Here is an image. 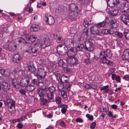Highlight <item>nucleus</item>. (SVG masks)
Returning <instances> with one entry per match:
<instances>
[{"label": "nucleus", "instance_id": "1", "mask_svg": "<svg viewBox=\"0 0 129 129\" xmlns=\"http://www.w3.org/2000/svg\"><path fill=\"white\" fill-rule=\"evenodd\" d=\"M109 22V20L108 18H106L102 22H100L94 26L91 27L90 29L92 34L93 35H99L100 30L99 28L106 25Z\"/></svg>", "mask_w": 129, "mask_h": 129}, {"label": "nucleus", "instance_id": "2", "mask_svg": "<svg viewBox=\"0 0 129 129\" xmlns=\"http://www.w3.org/2000/svg\"><path fill=\"white\" fill-rule=\"evenodd\" d=\"M36 36L34 35L28 37L26 39V41H25L24 39L23 38H19L16 39L17 40L16 41L17 42H16V44L14 46V47L18 48L20 44L25 42L27 43L31 44L36 41Z\"/></svg>", "mask_w": 129, "mask_h": 129}, {"label": "nucleus", "instance_id": "3", "mask_svg": "<svg viewBox=\"0 0 129 129\" xmlns=\"http://www.w3.org/2000/svg\"><path fill=\"white\" fill-rule=\"evenodd\" d=\"M50 78L54 81L56 79L59 83L61 84L68 82L69 81V78L68 76L57 73L50 76Z\"/></svg>", "mask_w": 129, "mask_h": 129}, {"label": "nucleus", "instance_id": "4", "mask_svg": "<svg viewBox=\"0 0 129 129\" xmlns=\"http://www.w3.org/2000/svg\"><path fill=\"white\" fill-rule=\"evenodd\" d=\"M69 10L70 16L72 19L75 18V17L77 16L78 14L80 11V8L73 4L70 5Z\"/></svg>", "mask_w": 129, "mask_h": 129}, {"label": "nucleus", "instance_id": "5", "mask_svg": "<svg viewBox=\"0 0 129 129\" xmlns=\"http://www.w3.org/2000/svg\"><path fill=\"white\" fill-rule=\"evenodd\" d=\"M106 51H102L101 52L99 55V58L100 59V61L101 63L105 64L107 62V59L106 58V56H107L109 53H110L111 50L110 49H107Z\"/></svg>", "mask_w": 129, "mask_h": 129}, {"label": "nucleus", "instance_id": "6", "mask_svg": "<svg viewBox=\"0 0 129 129\" xmlns=\"http://www.w3.org/2000/svg\"><path fill=\"white\" fill-rule=\"evenodd\" d=\"M66 59L67 64L71 66H75L79 63V61L77 57L74 56H69Z\"/></svg>", "mask_w": 129, "mask_h": 129}, {"label": "nucleus", "instance_id": "7", "mask_svg": "<svg viewBox=\"0 0 129 129\" xmlns=\"http://www.w3.org/2000/svg\"><path fill=\"white\" fill-rule=\"evenodd\" d=\"M47 91H48L47 90L46 86H45L44 88H39L37 89V93L40 98L44 97V96L49 97ZM48 97L49 98V97Z\"/></svg>", "mask_w": 129, "mask_h": 129}, {"label": "nucleus", "instance_id": "8", "mask_svg": "<svg viewBox=\"0 0 129 129\" xmlns=\"http://www.w3.org/2000/svg\"><path fill=\"white\" fill-rule=\"evenodd\" d=\"M34 75L36 77H40L41 79H43V78L46 76V72L42 68H39L35 72Z\"/></svg>", "mask_w": 129, "mask_h": 129}, {"label": "nucleus", "instance_id": "9", "mask_svg": "<svg viewBox=\"0 0 129 129\" xmlns=\"http://www.w3.org/2000/svg\"><path fill=\"white\" fill-rule=\"evenodd\" d=\"M22 60L20 55L17 53H14L12 57V62L14 64H17L20 62Z\"/></svg>", "mask_w": 129, "mask_h": 129}, {"label": "nucleus", "instance_id": "10", "mask_svg": "<svg viewBox=\"0 0 129 129\" xmlns=\"http://www.w3.org/2000/svg\"><path fill=\"white\" fill-rule=\"evenodd\" d=\"M128 12H126V13L125 12L121 13L120 18L121 20L125 25H129V17L127 14H128Z\"/></svg>", "mask_w": 129, "mask_h": 129}, {"label": "nucleus", "instance_id": "11", "mask_svg": "<svg viewBox=\"0 0 129 129\" xmlns=\"http://www.w3.org/2000/svg\"><path fill=\"white\" fill-rule=\"evenodd\" d=\"M5 105L8 106V108L12 109V107L15 108V101L12 99H7L6 101L4 102Z\"/></svg>", "mask_w": 129, "mask_h": 129}, {"label": "nucleus", "instance_id": "12", "mask_svg": "<svg viewBox=\"0 0 129 129\" xmlns=\"http://www.w3.org/2000/svg\"><path fill=\"white\" fill-rule=\"evenodd\" d=\"M46 89L47 92L48 94V96L50 97L51 99H53L54 93L55 91V88L54 86H52L49 87L48 88L46 87Z\"/></svg>", "mask_w": 129, "mask_h": 129}, {"label": "nucleus", "instance_id": "13", "mask_svg": "<svg viewBox=\"0 0 129 129\" xmlns=\"http://www.w3.org/2000/svg\"><path fill=\"white\" fill-rule=\"evenodd\" d=\"M49 98L48 96H46V98H47L48 99H46L44 98V97H42L40 98L39 99V101L40 102L41 105H45L47 106L48 105V103L50 102H51L50 100H52L53 101V99H51L50 98V97L49 96Z\"/></svg>", "mask_w": 129, "mask_h": 129}, {"label": "nucleus", "instance_id": "14", "mask_svg": "<svg viewBox=\"0 0 129 129\" xmlns=\"http://www.w3.org/2000/svg\"><path fill=\"white\" fill-rule=\"evenodd\" d=\"M80 48H94V45L89 40L86 41L85 43V46L83 44H80Z\"/></svg>", "mask_w": 129, "mask_h": 129}, {"label": "nucleus", "instance_id": "15", "mask_svg": "<svg viewBox=\"0 0 129 129\" xmlns=\"http://www.w3.org/2000/svg\"><path fill=\"white\" fill-rule=\"evenodd\" d=\"M68 49V55L69 56H74L77 54V50L82 51L83 50L82 49Z\"/></svg>", "mask_w": 129, "mask_h": 129}, {"label": "nucleus", "instance_id": "16", "mask_svg": "<svg viewBox=\"0 0 129 129\" xmlns=\"http://www.w3.org/2000/svg\"><path fill=\"white\" fill-rule=\"evenodd\" d=\"M11 81L12 82V85L13 86L14 88L17 89H19L20 87V84L18 81L16 79L11 78Z\"/></svg>", "mask_w": 129, "mask_h": 129}, {"label": "nucleus", "instance_id": "17", "mask_svg": "<svg viewBox=\"0 0 129 129\" xmlns=\"http://www.w3.org/2000/svg\"><path fill=\"white\" fill-rule=\"evenodd\" d=\"M27 68L28 71L34 74L36 71V68L34 66L33 62H30L27 64Z\"/></svg>", "mask_w": 129, "mask_h": 129}, {"label": "nucleus", "instance_id": "18", "mask_svg": "<svg viewBox=\"0 0 129 129\" xmlns=\"http://www.w3.org/2000/svg\"><path fill=\"white\" fill-rule=\"evenodd\" d=\"M118 13V10L117 8L114 7L111 9L110 10L109 13V15L111 16H114L117 15Z\"/></svg>", "mask_w": 129, "mask_h": 129}, {"label": "nucleus", "instance_id": "19", "mask_svg": "<svg viewBox=\"0 0 129 129\" xmlns=\"http://www.w3.org/2000/svg\"><path fill=\"white\" fill-rule=\"evenodd\" d=\"M125 4L124 2H122L120 4L119 8L120 13H123L124 12L126 13V12H128V9H126V7H125Z\"/></svg>", "mask_w": 129, "mask_h": 129}, {"label": "nucleus", "instance_id": "20", "mask_svg": "<svg viewBox=\"0 0 129 129\" xmlns=\"http://www.w3.org/2000/svg\"><path fill=\"white\" fill-rule=\"evenodd\" d=\"M45 17L47 19L46 21L49 24H53L54 22L53 18L51 16L46 14L45 15Z\"/></svg>", "mask_w": 129, "mask_h": 129}, {"label": "nucleus", "instance_id": "21", "mask_svg": "<svg viewBox=\"0 0 129 129\" xmlns=\"http://www.w3.org/2000/svg\"><path fill=\"white\" fill-rule=\"evenodd\" d=\"M30 78L26 77L25 79L22 80L20 82L21 85L23 87L27 86L30 82Z\"/></svg>", "mask_w": 129, "mask_h": 129}, {"label": "nucleus", "instance_id": "22", "mask_svg": "<svg viewBox=\"0 0 129 129\" xmlns=\"http://www.w3.org/2000/svg\"><path fill=\"white\" fill-rule=\"evenodd\" d=\"M118 2V0H108L107 1V4L110 7H113Z\"/></svg>", "mask_w": 129, "mask_h": 129}, {"label": "nucleus", "instance_id": "23", "mask_svg": "<svg viewBox=\"0 0 129 129\" xmlns=\"http://www.w3.org/2000/svg\"><path fill=\"white\" fill-rule=\"evenodd\" d=\"M43 28H41L38 25L33 24L30 26V30L31 31H35L38 30V29H41Z\"/></svg>", "mask_w": 129, "mask_h": 129}, {"label": "nucleus", "instance_id": "24", "mask_svg": "<svg viewBox=\"0 0 129 129\" xmlns=\"http://www.w3.org/2000/svg\"><path fill=\"white\" fill-rule=\"evenodd\" d=\"M10 85L7 82H3L2 86V89L5 91L10 89Z\"/></svg>", "mask_w": 129, "mask_h": 129}, {"label": "nucleus", "instance_id": "25", "mask_svg": "<svg viewBox=\"0 0 129 129\" xmlns=\"http://www.w3.org/2000/svg\"><path fill=\"white\" fill-rule=\"evenodd\" d=\"M101 33L104 35L113 34L114 31L112 29H103L101 31Z\"/></svg>", "mask_w": 129, "mask_h": 129}, {"label": "nucleus", "instance_id": "26", "mask_svg": "<svg viewBox=\"0 0 129 129\" xmlns=\"http://www.w3.org/2000/svg\"><path fill=\"white\" fill-rule=\"evenodd\" d=\"M37 79H32L31 81V83L36 85H39L40 83H41V80L42 81V79H41L40 77H36Z\"/></svg>", "mask_w": 129, "mask_h": 129}, {"label": "nucleus", "instance_id": "27", "mask_svg": "<svg viewBox=\"0 0 129 129\" xmlns=\"http://www.w3.org/2000/svg\"><path fill=\"white\" fill-rule=\"evenodd\" d=\"M57 53L59 55H66L67 53V50L66 49H62V50H58V49H55Z\"/></svg>", "mask_w": 129, "mask_h": 129}, {"label": "nucleus", "instance_id": "28", "mask_svg": "<svg viewBox=\"0 0 129 129\" xmlns=\"http://www.w3.org/2000/svg\"><path fill=\"white\" fill-rule=\"evenodd\" d=\"M49 45L46 44L45 43H42L41 44L39 43H38L34 45V47L36 48L38 47L39 48H44L48 46Z\"/></svg>", "mask_w": 129, "mask_h": 129}, {"label": "nucleus", "instance_id": "29", "mask_svg": "<svg viewBox=\"0 0 129 129\" xmlns=\"http://www.w3.org/2000/svg\"><path fill=\"white\" fill-rule=\"evenodd\" d=\"M71 69L68 67H63L62 70V73L64 74H69L71 73Z\"/></svg>", "mask_w": 129, "mask_h": 129}, {"label": "nucleus", "instance_id": "30", "mask_svg": "<svg viewBox=\"0 0 129 129\" xmlns=\"http://www.w3.org/2000/svg\"><path fill=\"white\" fill-rule=\"evenodd\" d=\"M25 89L28 91L31 92L34 90L35 87L33 85L29 84L25 87Z\"/></svg>", "mask_w": 129, "mask_h": 129}, {"label": "nucleus", "instance_id": "31", "mask_svg": "<svg viewBox=\"0 0 129 129\" xmlns=\"http://www.w3.org/2000/svg\"><path fill=\"white\" fill-rule=\"evenodd\" d=\"M124 54V59H129V49H125L124 50L123 54Z\"/></svg>", "mask_w": 129, "mask_h": 129}, {"label": "nucleus", "instance_id": "32", "mask_svg": "<svg viewBox=\"0 0 129 129\" xmlns=\"http://www.w3.org/2000/svg\"><path fill=\"white\" fill-rule=\"evenodd\" d=\"M86 56L87 57V59H85L84 60V63H85L86 64H90L91 63V62L89 58L90 57V54L88 53H87L86 54Z\"/></svg>", "mask_w": 129, "mask_h": 129}, {"label": "nucleus", "instance_id": "33", "mask_svg": "<svg viewBox=\"0 0 129 129\" xmlns=\"http://www.w3.org/2000/svg\"><path fill=\"white\" fill-rule=\"evenodd\" d=\"M60 93L63 99L65 100H67V94L66 91L64 90H61V91Z\"/></svg>", "mask_w": 129, "mask_h": 129}, {"label": "nucleus", "instance_id": "34", "mask_svg": "<svg viewBox=\"0 0 129 129\" xmlns=\"http://www.w3.org/2000/svg\"><path fill=\"white\" fill-rule=\"evenodd\" d=\"M61 98L58 96H56L55 98V100L54 101L57 104L59 105L61 103Z\"/></svg>", "mask_w": 129, "mask_h": 129}, {"label": "nucleus", "instance_id": "35", "mask_svg": "<svg viewBox=\"0 0 129 129\" xmlns=\"http://www.w3.org/2000/svg\"><path fill=\"white\" fill-rule=\"evenodd\" d=\"M83 24L85 27H88V25L90 24L89 19L88 18L85 19Z\"/></svg>", "mask_w": 129, "mask_h": 129}, {"label": "nucleus", "instance_id": "36", "mask_svg": "<svg viewBox=\"0 0 129 129\" xmlns=\"http://www.w3.org/2000/svg\"><path fill=\"white\" fill-rule=\"evenodd\" d=\"M124 36L127 40H129V30L127 29H125L123 32Z\"/></svg>", "mask_w": 129, "mask_h": 129}, {"label": "nucleus", "instance_id": "37", "mask_svg": "<svg viewBox=\"0 0 129 129\" xmlns=\"http://www.w3.org/2000/svg\"><path fill=\"white\" fill-rule=\"evenodd\" d=\"M10 72L8 69H5L3 75V77H8L10 76Z\"/></svg>", "mask_w": 129, "mask_h": 129}, {"label": "nucleus", "instance_id": "38", "mask_svg": "<svg viewBox=\"0 0 129 129\" xmlns=\"http://www.w3.org/2000/svg\"><path fill=\"white\" fill-rule=\"evenodd\" d=\"M117 26L116 23L114 20H112L111 21L110 26L112 28H115Z\"/></svg>", "mask_w": 129, "mask_h": 129}, {"label": "nucleus", "instance_id": "39", "mask_svg": "<svg viewBox=\"0 0 129 129\" xmlns=\"http://www.w3.org/2000/svg\"><path fill=\"white\" fill-rule=\"evenodd\" d=\"M65 62L63 61L62 60L60 59L58 61V65L59 66L62 67H63V65L64 64H65Z\"/></svg>", "mask_w": 129, "mask_h": 129}, {"label": "nucleus", "instance_id": "40", "mask_svg": "<svg viewBox=\"0 0 129 129\" xmlns=\"http://www.w3.org/2000/svg\"><path fill=\"white\" fill-rule=\"evenodd\" d=\"M19 93L22 95L26 96V91L23 89H21L19 90Z\"/></svg>", "mask_w": 129, "mask_h": 129}, {"label": "nucleus", "instance_id": "41", "mask_svg": "<svg viewBox=\"0 0 129 129\" xmlns=\"http://www.w3.org/2000/svg\"><path fill=\"white\" fill-rule=\"evenodd\" d=\"M115 35L119 38H121L123 36V35L121 33L115 32L114 33Z\"/></svg>", "mask_w": 129, "mask_h": 129}, {"label": "nucleus", "instance_id": "42", "mask_svg": "<svg viewBox=\"0 0 129 129\" xmlns=\"http://www.w3.org/2000/svg\"><path fill=\"white\" fill-rule=\"evenodd\" d=\"M60 121L59 123V125L61 127L65 128L66 126V125L65 124L64 121L62 120H61Z\"/></svg>", "mask_w": 129, "mask_h": 129}, {"label": "nucleus", "instance_id": "43", "mask_svg": "<svg viewBox=\"0 0 129 129\" xmlns=\"http://www.w3.org/2000/svg\"><path fill=\"white\" fill-rule=\"evenodd\" d=\"M24 11H27L29 13H31L33 11V9L32 7H30L27 8H25L24 9Z\"/></svg>", "mask_w": 129, "mask_h": 129}, {"label": "nucleus", "instance_id": "44", "mask_svg": "<svg viewBox=\"0 0 129 129\" xmlns=\"http://www.w3.org/2000/svg\"><path fill=\"white\" fill-rule=\"evenodd\" d=\"M108 114L109 117H111L112 118H115L116 117V115H115L114 116H113L112 113V112L111 111H108Z\"/></svg>", "mask_w": 129, "mask_h": 129}, {"label": "nucleus", "instance_id": "45", "mask_svg": "<svg viewBox=\"0 0 129 129\" xmlns=\"http://www.w3.org/2000/svg\"><path fill=\"white\" fill-rule=\"evenodd\" d=\"M86 117L90 120H92L93 119V117L92 115H90L89 114L86 115Z\"/></svg>", "mask_w": 129, "mask_h": 129}, {"label": "nucleus", "instance_id": "46", "mask_svg": "<svg viewBox=\"0 0 129 129\" xmlns=\"http://www.w3.org/2000/svg\"><path fill=\"white\" fill-rule=\"evenodd\" d=\"M68 107V106H67L65 107L62 108L61 110V113L64 114H65L66 113L67 111V109Z\"/></svg>", "mask_w": 129, "mask_h": 129}, {"label": "nucleus", "instance_id": "47", "mask_svg": "<svg viewBox=\"0 0 129 129\" xmlns=\"http://www.w3.org/2000/svg\"><path fill=\"white\" fill-rule=\"evenodd\" d=\"M96 125V122H93L91 123L90 128L91 129H94Z\"/></svg>", "mask_w": 129, "mask_h": 129}, {"label": "nucleus", "instance_id": "48", "mask_svg": "<svg viewBox=\"0 0 129 129\" xmlns=\"http://www.w3.org/2000/svg\"><path fill=\"white\" fill-rule=\"evenodd\" d=\"M84 88L85 89H90L92 88V86L89 84H87L85 86Z\"/></svg>", "mask_w": 129, "mask_h": 129}, {"label": "nucleus", "instance_id": "49", "mask_svg": "<svg viewBox=\"0 0 129 129\" xmlns=\"http://www.w3.org/2000/svg\"><path fill=\"white\" fill-rule=\"evenodd\" d=\"M63 40V38L62 37H58L56 40V41L58 43L61 42Z\"/></svg>", "mask_w": 129, "mask_h": 129}, {"label": "nucleus", "instance_id": "50", "mask_svg": "<svg viewBox=\"0 0 129 129\" xmlns=\"http://www.w3.org/2000/svg\"><path fill=\"white\" fill-rule=\"evenodd\" d=\"M109 87V85H107L105 86H102V87H101L100 89V90H106Z\"/></svg>", "mask_w": 129, "mask_h": 129}, {"label": "nucleus", "instance_id": "51", "mask_svg": "<svg viewBox=\"0 0 129 129\" xmlns=\"http://www.w3.org/2000/svg\"><path fill=\"white\" fill-rule=\"evenodd\" d=\"M45 77H44L43 78V79L42 80V81L41 80V83H47L48 82V80H47V79H46L45 78Z\"/></svg>", "mask_w": 129, "mask_h": 129}, {"label": "nucleus", "instance_id": "52", "mask_svg": "<svg viewBox=\"0 0 129 129\" xmlns=\"http://www.w3.org/2000/svg\"><path fill=\"white\" fill-rule=\"evenodd\" d=\"M117 76L116 74H113L112 75V79L113 80H116Z\"/></svg>", "mask_w": 129, "mask_h": 129}, {"label": "nucleus", "instance_id": "53", "mask_svg": "<svg viewBox=\"0 0 129 129\" xmlns=\"http://www.w3.org/2000/svg\"><path fill=\"white\" fill-rule=\"evenodd\" d=\"M77 122L82 123L83 122V120L81 118H77L75 120Z\"/></svg>", "mask_w": 129, "mask_h": 129}, {"label": "nucleus", "instance_id": "54", "mask_svg": "<svg viewBox=\"0 0 129 129\" xmlns=\"http://www.w3.org/2000/svg\"><path fill=\"white\" fill-rule=\"evenodd\" d=\"M23 125L21 123H19L17 124L16 125L17 127L19 129H21L23 127Z\"/></svg>", "mask_w": 129, "mask_h": 129}, {"label": "nucleus", "instance_id": "55", "mask_svg": "<svg viewBox=\"0 0 129 129\" xmlns=\"http://www.w3.org/2000/svg\"><path fill=\"white\" fill-rule=\"evenodd\" d=\"M5 69H4L3 68H2L0 69V74H1L2 76H3L4 71Z\"/></svg>", "mask_w": 129, "mask_h": 129}, {"label": "nucleus", "instance_id": "56", "mask_svg": "<svg viewBox=\"0 0 129 129\" xmlns=\"http://www.w3.org/2000/svg\"><path fill=\"white\" fill-rule=\"evenodd\" d=\"M123 79L126 81L129 80V75H125L123 77Z\"/></svg>", "mask_w": 129, "mask_h": 129}, {"label": "nucleus", "instance_id": "57", "mask_svg": "<svg viewBox=\"0 0 129 129\" xmlns=\"http://www.w3.org/2000/svg\"><path fill=\"white\" fill-rule=\"evenodd\" d=\"M108 66H112L113 64V62L111 61H109V60H107L106 63Z\"/></svg>", "mask_w": 129, "mask_h": 129}, {"label": "nucleus", "instance_id": "58", "mask_svg": "<svg viewBox=\"0 0 129 129\" xmlns=\"http://www.w3.org/2000/svg\"><path fill=\"white\" fill-rule=\"evenodd\" d=\"M68 106L67 105L65 104H62V105H59L58 106V108H63L65 107H66Z\"/></svg>", "mask_w": 129, "mask_h": 129}, {"label": "nucleus", "instance_id": "59", "mask_svg": "<svg viewBox=\"0 0 129 129\" xmlns=\"http://www.w3.org/2000/svg\"><path fill=\"white\" fill-rule=\"evenodd\" d=\"M72 85V84L70 83H67V84L66 86V88H70L71 87Z\"/></svg>", "mask_w": 129, "mask_h": 129}, {"label": "nucleus", "instance_id": "60", "mask_svg": "<svg viewBox=\"0 0 129 129\" xmlns=\"http://www.w3.org/2000/svg\"><path fill=\"white\" fill-rule=\"evenodd\" d=\"M111 108L113 109H116L117 108V106L116 105H112L111 106Z\"/></svg>", "mask_w": 129, "mask_h": 129}, {"label": "nucleus", "instance_id": "61", "mask_svg": "<svg viewBox=\"0 0 129 129\" xmlns=\"http://www.w3.org/2000/svg\"><path fill=\"white\" fill-rule=\"evenodd\" d=\"M84 33H85L86 36H88V29L87 28H86L84 30Z\"/></svg>", "mask_w": 129, "mask_h": 129}, {"label": "nucleus", "instance_id": "62", "mask_svg": "<svg viewBox=\"0 0 129 129\" xmlns=\"http://www.w3.org/2000/svg\"><path fill=\"white\" fill-rule=\"evenodd\" d=\"M109 107H107V108H103V111H104L105 112L107 113L108 111V112L109 111Z\"/></svg>", "mask_w": 129, "mask_h": 129}, {"label": "nucleus", "instance_id": "63", "mask_svg": "<svg viewBox=\"0 0 129 129\" xmlns=\"http://www.w3.org/2000/svg\"><path fill=\"white\" fill-rule=\"evenodd\" d=\"M45 116L49 118H51L52 117L53 115L52 114H50Z\"/></svg>", "mask_w": 129, "mask_h": 129}, {"label": "nucleus", "instance_id": "64", "mask_svg": "<svg viewBox=\"0 0 129 129\" xmlns=\"http://www.w3.org/2000/svg\"><path fill=\"white\" fill-rule=\"evenodd\" d=\"M116 81L120 83L121 82V79L120 78V77L119 76H118L116 78Z\"/></svg>", "mask_w": 129, "mask_h": 129}]
</instances>
